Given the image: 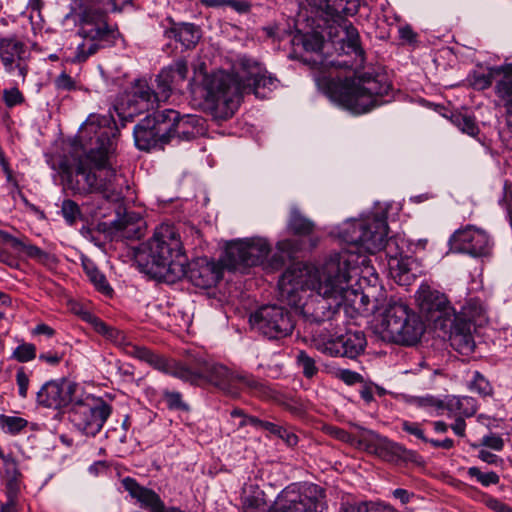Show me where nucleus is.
Returning <instances> with one entry per match:
<instances>
[{"label": "nucleus", "mask_w": 512, "mask_h": 512, "mask_svg": "<svg viewBox=\"0 0 512 512\" xmlns=\"http://www.w3.org/2000/svg\"><path fill=\"white\" fill-rule=\"evenodd\" d=\"M297 363L302 368L303 374L307 378H312L317 372L315 360L305 351L301 350L297 354Z\"/></svg>", "instance_id": "obj_53"}, {"label": "nucleus", "mask_w": 512, "mask_h": 512, "mask_svg": "<svg viewBox=\"0 0 512 512\" xmlns=\"http://www.w3.org/2000/svg\"><path fill=\"white\" fill-rule=\"evenodd\" d=\"M367 346L366 336L360 330H347L345 334L324 343L323 352L330 356H341L355 359Z\"/></svg>", "instance_id": "obj_23"}, {"label": "nucleus", "mask_w": 512, "mask_h": 512, "mask_svg": "<svg viewBox=\"0 0 512 512\" xmlns=\"http://www.w3.org/2000/svg\"><path fill=\"white\" fill-rule=\"evenodd\" d=\"M303 46L306 51L317 53V57H320L318 53L322 51L324 47L323 37L319 34H308L303 38Z\"/></svg>", "instance_id": "obj_56"}, {"label": "nucleus", "mask_w": 512, "mask_h": 512, "mask_svg": "<svg viewBox=\"0 0 512 512\" xmlns=\"http://www.w3.org/2000/svg\"><path fill=\"white\" fill-rule=\"evenodd\" d=\"M121 483L130 496L136 499L140 506L149 512H185L179 507H167L155 491L141 486L131 477H125Z\"/></svg>", "instance_id": "obj_24"}, {"label": "nucleus", "mask_w": 512, "mask_h": 512, "mask_svg": "<svg viewBox=\"0 0 512 512\" xmlns=\"http://www.w3.org/2000/svg\"><path fill=\"white\" fill-rule=\"evenodd\" d=\"M271 251L265 238L251 237L230 241L226 245L225 255L220 264H211L203 268L210 272L214 283L196 284L197 288H211L222 278L221 269L231 272L245 273L250 267L263 265Z\"/></svg>", "instance_id": "obj_8"}, {"label": "nucleus", "mask_w": 512, "mask_h": 512, "mask_svg": "<svg viewBox=\"0 0 512 512\" xmlns=\"http://www.w3.org/2000/svg\"><path fill=\"white\" fill-rule=\"evenodd\" d=\"M168 78L166 73H159L156 78L157 83V91L155 92L156 100L158 104L160 102H165L171 96L172 92L175 90L174 87L169 84L166 80Z\"/></svg>", "instance_id": "obj_51"}, {"label": "nucleus", "mask_w": 512, "mask_h": 512, "mask_svg": "<svg viewBox=\"0 0 512 512\" xmlns=\"http://www.w3.org/2000/svg\"><path fill=\"white\" fill-rule=\"evenodd\" d=\"M199 76H202L201 95L209 113L217 120L231 118L243 96V86L235 64L232 73L224 70L205 73L200 68L199 71H195L193 81L196 82Z\"/></svg>", "instance_id": "obj_6"}, {"label": "nucleus", "mask_w": 512, "mask_h": 512, "mask_svg": "<svg viewBox=\"0 0 512 512\" xmlns=\"http://www.w3.org/2000/svg\"><path fill=\"white\" fill-rule=\"evenodd\" d=\"M345 294L342 290H310L304 305V317L313 322L334 318L343 307Z\"/></svg>", "instance_id": "obj_17"}, {"label": "nucleus", "mask_w": 512, "mask_h": 512, "mask_svg": "<svg viewBox=\"0 0 512 512\" xmlns=\"http://www.w3.org/2000/svg\"><path fill=\"white\" fill-rule=\"evenodd\" d=\"M3 100L7 107H14L24 102V96L16 87L3 91Z\"/></svg>", "instance_id": "obj_58"}, {"label": "nucleus", "mask_w": 512, "mask_h": 512, "mask_svg": "<svg viewBox=\"0 0 512 512\" xmlns=\"http://www.w3.org/2000/svg\"><path fill=\"white\" fill-rule=\"evenodd\" d=\"M199 122L194 116H183L178 117L175 121L167 120V125H169V140L171 138H178L180 140H190L194 138L198 134V130L196 129V125Z\"/></svg>", "instance_id": "obj_34"}, {"label": "nucleus", "mask_w": 512, "mask_h": 512, "mask_svg": "<svg viewBox=\"0 0 512 512\" xmlns=\"http://www.w3.org/2000/svg\"><path fill=\"white\" fill-rule=\"evenodd\" d=\"M61 213L67 224L73 225L81 217V210L79 205L70 199L62 202Z\"/></svg>", "instance_id": "obj_50"}, {"label": "nucleus", "mask_w": 512, "mask_h": 512, "mask_svg": "<svg viewBox=\"0 0 512 512\" xmlns=\"http://www.w3.org/2000/svg\"><path fill=\"white\" fill-rule=\"evenodd\" d=\"M456 315L457 321L467 323L468 325L474 323L482 326L488 321L487 308L477 298L466 299L465 302L460 305V310L456 312Z\"/></svg>", "instance_id": "obj_30"}, {"label": "nucleus", "mask_w": 512, "mask_h": 512, "mask_svg": "<svg viewBox=\"0 0 512 512\" xmlns=\"http://www.w3.org/2000/svg\"><path fill=\"white\" fill-rule=\"evenodd\" d=\"M416 302L420 311L437 330H447L457 320L456 309L439 290H417Z\"/></svg>", "instance_id": "obj_15"}, {"label": "nucleus", "mask_w": 512, "mask_h": 512, "mask_svg": "<svg viewBox=\"0 0 512 512\" xmlns=\"http://www.w3.org/2000/svg\"><path fill=\"white\" fill-rule=\"evenodd\" d=\"M451 122L462 133H465L471 137H476L479 134V127L477 125L476 119L471 115L465 113H454L451 116Z\"/></svg>", "instance_id": "obj_45"}, {"label": "nucleus", "mask_w": 512, "mask_h": 512, "mask_svg": "<svg viewBox=\"0 0 512 512\" xmlns=\"http://www.w3.org/2000/svg\"><path fill=\"white\" fill-rule=\"evenodd\" d=\"M324 431L328 435H330L331 437H333L339 441H342L344 443H349V444L354 443L355 438L350 433H348L347 431H345L341 428L329 425V426L324 427Z\"/></svg>", "instance_id": "obj_60"}, {"label": "nucleus", "mask_w": 512, "mask_h": 512, "mask_svg": "<svg viewBox=\"0 0 512 512\" xmlns=\"http://www.w3.org/2000/svg\"><path fill=\"white\" fill-rule=\"evenodd\" d=\"M320 6L331 16L347 17L358 12V0H320Z\"/></svg>", "instance_id": "obj_35"}, {"label": "nucleus", "mask_w": 512, "mask_h": 512, "mask_svg": "<svg viewBox=\"0 0 512 512\" xmlns=\"http://www.w3.org/2000/svg\"><path fill=\"white\" fill-rule=\"evenodd\" d=\"M29 57L26 43L16 35L0 36V61L4 70L9 74L17 71L23 83L28 74Z\"/></svg>", "instance_id": "obj_21"}, {"label": "nucleus", "mask_w": 512, "mask_h": 512, "mask_svg": "<svg viewBox=\"0 0 512 512\" xmlns=\"http://www.w3.org/2000/svg\"><path fill=\"white\" fill-rule=\"evenodd\" d=\"M251 328L269 339L290 335L294 323L290 313L276 304L263 305L249 317Z\"/></svg>", "instance_id": "obj_14"}, {"label": "nucleus", "mask_w": 512, "mask_h": 512, "mask_svg": "<svg viewBox=\"0 0 512 512\" xmlns=\"http://www.w3.org/2000/svg\"><path fill=\"white\" fill-rule=\"evenodd\" d=\"M164 35L178 41L186 49H190L199 42L201 30L193 23L171 21V26L164 31Z\"/></svg>", "instance_id": "obj_27"}, {"label": "nucleus", "mask_w": 512, "mask_h": 512, "mask_svg": "<svg viewBox=\"0 0 512 512\" xmlns=\"http://www.w3.org/2000/svg\"><path fill=\"white\" fill-rule=\"evenodd\" d=\"M470 391L479 394L482 397L490 396L492 394V387L487 379L478 371L473 372V377L468 384Z\"/></svg>", "instance_id": "obj_49"}, {"label": "nucleus", "mask_w": 512, "mask_h": 512, "mask_svg": "<svg viewBox=\"0 0 512 512\" xmlns=\"http://www.w3.org/2000/svg\"><path fill=\"white\" fill-rule=\"evenodd\" d=\"M28 425V421L18 416L0 415V428L10 435L19 434Z\"/></svg>", "instance_id": "obj_47"}, {"label": "nucleus", "mask_w": 512, "mask_h": 512, "mask_svg": "<svg viewBox=\"0 0 512 512\" xmlns=\"http://www.w3.org/2000/svg\"><path fill=\"white\" fill-rule=\"evenodd\" d=\"M125 353L143 362L148 363L149 365H151L152 367L159 371L166 368L165 358L154 353L153 351L144 346L134 345L130 342L125 349Z\"/></svg>", "instance_id": "obj_37"}, {"label": "nucleus", "mask_w": 512, "mask_h": 512, "mask_svg": "<svg viewBox=\"0 0 512 512\" xmlns=\"http://www.w3.org/2000/svg\"><path fill=\"white\" fill-rule=\"evenodd\" d=\"M411 402L417 406L418 408H423L428 411H443L444 410V402L435 398L434 396L427 395L423 397H414Z\"/></svg>", "instance_id": "obj_54"}, {"label": "nucleus", "mask_w": 512, "mask_h": 512, "mask_svg": "<svg viewBox=\"0 0 512 512\" xmlns=\"http://www.w3.org/2000/svg\"><path fill=\"white\" fill-rule=\"evenodd\" d=\"M158 106L155 92L146 81L137 80L126 94L125 99L115 106L117 114L123 120L133 118L135 115L152 110Z\"/></svg>", "instance_id": "obj_20"}, {"label": "nucleus", "mask_w": 512, "mask_h": 512, "mask_svg": "<svg viewBox=\"0 0 512 512\" xmlns=\"http://www.w3.org/2000/svg\"><path fill=\"white\" fill-rule=\"evenodd\" d=\"M374 332L385 342L413 346L423 336L425 324L406 303L389 300L381 319L374 327Z\"/></svg>", "instance_id": "obj_7"}, {"label": "nucleus", "mask_w": 512, "mask_h": 512, "mask_svg": "<svg viewBox=\"0 0 512 512\" xmlns=\"http://www.w3.org/2000/svg\"><path fill=\"white\" fill-rule=\"evenodd\" d=\"M91 303L89 301H78L75 299L67 300V307L71 313L80 317L83 321L87 322L91 326L99 319L96 315L91 312Z\"/></svg>", "instance_id": "obj_46"}, {"label": "nucleus", "mask_w": 512, "mask_h": 512, "mask_svg": "<svg viewBox=\"0 0 512 512\" xmlns=\"http://www.w3.org/2000/svg\"><path fill=\"white\" fill-rule=\"evenodd\" d=\"M310 290H278V300L304 316L306 296Z\"/></svg>", "instance_id": "obj_38"}, {"label": "nucleus", "mask_w": 512, "mask_h": 512, "mask_svg": "<svg viewBox=\"0 0 512 512\" xmlns=\"http://www.w3.org/2000/svg\"><path fill=\"white\" fill-rule=\"evenodd\" d=\"M371 448L378 457L387 462H398L405 459L406 449L386 437L376 435Z\"/></svg>", "instance_id": "obj_31"}, {"label": "nucleus", "mask_w": 512, "mask_h": 512, "mask_svg": "<svg viewBox=\"0 0 512 512\" xmlns=\"http://www.w3.org/2000/svg\"><path fill=\"white\" fill-rule=\"evenodd\" d=\"M325 491L313 483H293L274 502V512H325Z\"/></svg>", "instance_id": "obj_10"}, {"label": "nucleus", "mask_w": 512, "mask_h": 512, "mask_svg": "<svg viewBox=\"0 0 512 512\" xmlns=\"http://www.w3.org/2000/svg\"><path fill=\"white\" fill-rule=\"evenodd\" d=\"M160 73H166L168 78L166 79L176 90L187 78L188 64L183 58L176 60L168 67L161 70Z\"/></svg>", "instance_id": "obj_40"}, {"label": "nucleus", "mask_w": 512, "mask_h": 512, "mask_svg": "<svg viewBox=\"0 0 512 512\" xmlns=\"http://www.w3.org/2000/svg\"><path fill=\"white\" fill-rule=\"evenodd\" d=\"M111 412V406L103 399L87 396L73 403L69 419L83 434L95 436L100 432Z\"/></svg>", "instance_id": "obj_11"}, {"label": "nucleus", "mask_w": 512, "mask_h": 512, "mask_svg": "<svg viewBox=\"0 0 512 512\" xmlns=\"http://www.w3.org/2000/svg\"><path fill=\"white\" fill-rule=\"evenodd\" d=\"M29 376L23 367H20L16 372V383L18 386V394L21 398H26L28 394Z\"/></svg>", "instance_id": "obj_61"}, {"label": "nucleus", "mask_w": 512, "mask_h": 512, "mask_svg": "<svg viewBox=\"0 0 512 512\" xmlns=\"http://www.w3.org/2000/svg\"><path fill=\"white\" fill-rule=\"evenodd\" d=\"M238 76L241 78L243 95L253 93L258 98H265L278 85V80L256 60L240 56L236 62Z\"/></svg>", "instance_id": "obj_16"}, {"label": "nucleus", "mask_w": 512, "mask_h": 512, "mask_svg": "<svg viewBox=\"0 0 512 512\" xmlns=\"http://www.w3.org/2000/svg\"><path fill=\"white\" fill-rule=\"evenodd\" d=\"M165 369H162L161 371L170 374L176 378H179L185 382H189L191 384L198 383L199 380L202 379L203 372H200L198 370H194L192 367H190L186 363L182 362H173L168 363L165 360Z\"/></svg>", "instance_id": "obj_36"}, {"label": "nucleus", "mask_w": 512, "mask_h": 512, "mask_svg": "<svg viewBox=\"0 0 512 512\" xmlns=\"http://www.w3.org/2000/svg\"><path fill=\"white\" fill-rule=\"evenodd\" d=\"M186 364H188L194 370H198L204 374L211 362L200 354L191 353L188 355Z\"/></svg>", "instance_id": "obj_62"}, {"label": "nucleus", "mask_w": 512, "mask_h": 512, "mask_svg": "<svg viewBox=\"0 0 512 512\" xmlns=\"http://www.w3.org/2000/svg\"><path fill=\"white\" fill-rule=\"evenodd\" d=\"M341 29L343 35L335 49L347 55L354 54L359 58V65H361L364 61V51L360 45L358 30L352 25H345Z\"/></svg>", "instance_id": "obj_32"}, {"label": "nucleus", "mask_w": 512, "mask_h": 512, "mask_svg": "<svg viewBox=\"0 0 512 512\" xmlns=\"http://www.w3.org/2000/svg\"><path fill=\"white\" fill-rule=\"evenodd\" d=\"M57 90L72 91L76 89V81L66 72L60 73L54 80Z\"/></svg>", "instance_id": "obj_59"}, {"label": "nucleus", "mask_w": 512, "mask_h": 512, "mask_svg": "<svg viewBox=\"0 0 512 512\" xmlns=\"http://www.w3.org/2000/svg\"><path fill=\"white\" fill-rule=\"evenodd\" d=\"M402 430L414 435L418 439L422 440L423 442H428V438L424 435L423 430L420 427V424L410 421H403L401 424Z\"/></svg>", "instance_id": "obj_63"}, {"label": "nucleus", "mask_w": 512, "mask_h": 512, "mask_svg": "<svg viewBox=\"0 0 512 512\" xmlns=\"http://www.w3.org/2000/svg\"><path fill=\"white\" fill-rule=\"evenodd\" d=\"M443 402L449 417H471L477 411V401L469 396H448Z\"/></svg>", "instance_id": "obj_33"}, {"label": "nucleus", "mask_w": 512, "mask_h": 512, "mask_svg": "<svg viewBox=\"0 0 512 512\" xmlns=\"http://www.w3.org/2000/svg\"><path fill=\"white\" fill-rule=\"evenodd\" d=\"M481 445L486 446L495 451H501L504 446V441L499 435L490 433L482 438Z\"/></svg>", "instance_id": "obj_64"}, {"label": "nucleus", "mask_w": 512, "mask_h": 512, "mask_svg": "<svg viewBox=\"0 0 512 512\" xmlns=\"http://www.w3.org/2000/svg\"><path fill=\"white\" fill-rule=\"evenodd\" d=\"M315 81L325 90L331 101L354 114L367 113L384 104L386 101L382 98L391 90L385 74L374 68L359 70L358 65L353 77L335 79L316 76Z\"/></svg>", "instance_id": "obj_4"}, {"label": "nucleus", "mask_w": 512, "mask_h": 512, "mask_svg": "<svg viewBox=\"0 0 512 512\" xmlns=\"http://www.w3.org/2000/svg\"><path fill=\"white\" fill-rule=\"evenodd\" d=\"M366 257L355 258L352 251L333 254L316 269L302 263L293 264L281 276L278 288H375L379 277L368 266Z\"/></svg>", "instance_id": "obj_2"}, {"label": "nucleus", "mask_w": 512, "mask_h": 512, "mask_svg": "<svg viewBox=\"0 0 512 512\" xmlns=\"http://www.w3.org/2000/svg\"><path fill=\"white\" fill-rule=\"evenodd\" d=\"M12 356L19 362H29L36 357V346L32 343H23L15 348Z\"/></svg>", "instance_id": "obj_55"}, {"label": "nucleus", "mask_w": 512, "mask_h": 512, "mask_svg": "<svg viewBox=\"0 0 512 512\" xmlns=\"http://www.w3.org/2000/svg\"><path fill=\"white\" fill-rule=\"evenodd\" d=\"M467 474L471 478H475L483 486L495 485L499 482V476L495 472L483 473L478 467H470Z\"/></svg>", "instance_id": "obj_52"}, {"label": "nucleus", "mask_w": 512, "mask_h": 512, "mask_svg": "<svg viewBox=\"0 0 512 512\" xmlns=\"http://www.w3.org/2000/svg\"><path fill=\"white\" fill-rule=\"evenodd\" d=\"M450 242L456 251L472 257L488 256L493 246L490 235L484 229L474 225H466L456 230Z\"/></svg>", "instance_id": "obj_19"}, {"label": "nucleus", "mask_w": 512, "mask_h": 512, "mask_svg": "<svg viewBox=\"0 0 512 512\" xmlns=\"http://www.w3.org/2000/svg\"><path fill=\"white\" fill-rule=\"evenodd\" d=\"M83 269L90 283L96 288H110L105 276L99 271L92 261L83 260Z\"/></svg>", "instance_id": "obj_48"}, {"label": "nucleus", "mask_w": 512, "mask_h": 512, "mask_svg": "<svg viewBox=\"0 0 512 512\" xmlns=\"http://www.w3.org/2000/svg\"><path fill=\"white\" fill-rule=\"evenodd\" d=\"M263 430L280 438L288 447H294L298 444L299 438L290 426H282L268 422L263 424Z\"/></svg>", "instance_id": "obj_43"}, {"label": "nucleus", "mask_w": 512, "mask_h": 512, "mask_svg": "<svg viewBox=\"0 0 512 512\" xmlns=\"http://www.w3.org/2000/svg\"><path fill=\"white\" fill-rule=\"evenodd\" d=\"M78 35L82 42L76 47L73 62H84L98 50L114 43L118 32L107 22L101 9L85 7L78 14Z\"/></svg>", "instance_id": "obj_9"}, {"label": "nucleus", "mask_w": 512, "mask_h": 512, "mask_svg": "<svg viewBox=\"0 0 512 512\" xmlns=\"http://www.w3.org/2000/svg\"><path fill=\"white\" fill-rule=\"evenodd\" d=\"M342 293L345 294L343 307L346 313L352 309L359 315L369 316L385 308L387 303L383 293H378L377 296L366 294L364 290H342Z\"/></svg>", "instance_id": "obj_25"}, {"label": "nucleus", "mask_w": 512, "mask_h": 512, "mask_svg": "<svg viewBox=\"0 0 512 512\" xmlns=\"http://www.w3.org/2000/svg\"><path fill=\"white\" fill-rule=\"evenodd\" d=\"M337 236L348 245L342 251H352L355 258L362 259L364 253L375 254L382 249L386 250L389 260L390 275L399 286H410L416 280L412 272L414 260L398 258L401 253L394 252L397 247L395 239L387 238L388 225L382 216H367L360 219L344 221L337 229Z\"/></svg>", "instance_id": "obj_3"}, {"label": "nucleus", "mask_w": 512, "mask_h": 512, "mask_svg": "<svg viewBox=\"0 0 512 512\" xmlns=\"http://www.w3.org/2000/svg\"><path fill=\"white\" fill-rule=\"evenodd\" d=\"M241 505L243 512H274V504L269 506L264 491L253 484L243 487Z\"/></svg>", "instance_id": "obj_29"}, {"label": "nucleus", "mask_w": 512, "mask_h": 512, "mask_svg": "<svg viewBox=\"0 0 512 512\" xmlns=\"http://www.w3.org/2000/svg\"><path fill=\"white\" fill-rule=\"evenodd\" d=\"M297 250L298 246L296 242L289 239L279 241L277 243V252L272 256L268 267L272 270L280 268L285 263L286 259L291 258Z\"/></svg>", "instance_id": "obj_41"}, {"label": "nucleus", "mask_w": 512, "mask_h": 512, "mask_svg": "<svg viewBox=\"0 0 512 512\" xmlns=\"http://www.w3.org/2000/svg\"><path fill=\"white\" fill-rule=\"evenodd\" d=\"M107 122L105 117L90 115L77 136L85 154L62 158L58 169L65 187L73 194L97 192L108 201L118 202L128 195L130 187L126 177L112 166L115 145Z\"/></svg>", "instance_id": "obj_1"}, {"label": "nucleus", "mask_w": 512, "mask_h": 512, "mask_svg": "<svg viewBox=\"0 0 512 512\" xmlns=\"http://www.w3.org/2000/svg\"><path fill=\"white\" fill-rule=\"evenodd\" d=\"M141 270L151 278L174 284L186 274L187 258L177 229L167 223L156 227L153 236L135 252Z\"/></svg>", "instance_id": "obj_5"}, {"label": "nucleus", "mask_w": 512, "mask_h": 512, "mask_svg": "<svg viewBox=\"0 0 512 512\" xmlns=\"http://www.w3.org/2000/svg\"><path fill=\"white\" fill-rule=\"evenodd\" d=\"M202 379L232 398L240 396L242 386L259 394H264L266 390L265 385L256 378L232 371L225 365L216 362H211Z\"/></svg>", "instance_id": "obj_13"}, {"label": "nucleus", "mask_w": 512, "mask_h": 512, "mask_svg": "<svg viewBox=\"0 0 512 512\" xmlns=\"http://www.w3.org/2000/svg\"><path fill=\"white\" fill-rule=\"evenodd\" d=\"M164 399L170 409L188 410V405L182 400V395L177 391H165Z\"/></svg>", "instance_id": "obj_57"}, {"label": "nucleus", "mask_w": 512, "mask_h": 512, "mask_svg": "<svg viewBox=\"0 0 512 512\" xmlns=\"http://www.w3.org/2000/svg\"><path fill=\"white\" fill-rule=\"evenodd\" d=\"M288 227L294 234L308 235L314 230V223L294 208L291 210Z\"/></svg>", "instance_id": "obj_44"}, {"label": "nucleus", "mask_w": 512, "mask_h": 512, "mask_svg": "<svg viewBox=\"0 0 512 512\" xmlns=\"http://www.w3.org/2000/svg\"><path fill=\"white\" fill-rule=\"evenodd\" d=\"M16 253L20 256H25L26 258L35 260L41 264H49L54 260L50 253L31 244L27 241L26 237L22 239Z\"/></svg>", "instance_id": "obj_42"}, {"label": "nucleus", "mask_w": 512, "mask_h": 512, "mask_svg": "<svg viewBox=\"0 0 512 512\" xmlns=\"http://www.w3.org/2000/svg\"><path fill=\"white\" fill-rule=\"evenodd\" d=\"M496 80V94L502 101L508 117H512V63L491 67L487 74H474L471 85L477 90L487 89Z\"/></svg>", "instance_id": "obj_18"}, {"label": "nucleus", "mask_w": 512, "mask_h": 512, "mask_svg": "<svg viewBox=\"0 0 512 512\" xmlns=\"http://www.w3.org/2000/svg\"><path fill=\"white\" fill-rule=\"evenodd\" d=\"M143 219L135 212H126L112 221L111 228L119 237L132 239L142 235Z\"/></svg>", "instance_id": "obj_28"}, {"label": "nucleus", "mask_w": 512, "mask_h": 512, "mask_svg": "<svg viewBox=\"0 0 512 512\" xmlns=\"http://www.w3.org/2000/svg\"><path fill=\"white\" fill-rule=\"evenodd\" d=\"M444 335H449L451 346L459 353L468 355L474 351L475 341L471 333L470 325L459 321H453L452 327L441 330Z\"/></svg>", "instance_id": "obj_26"}, {"label": "nucleus", "mask_w": 512, "mask_h": 512, "mask_svg": "<svg viewBox=\"0 0 512 512\" xmlns=\"http://www.w3.org/2000/svg\"><path fill=\"white\" fill-rule=\"evenodd\" d=\"M78 385L67 379L46 382L37 392V403L46 408L59 409L76 401Z\"/></svg>", "instance_id": "obj_22"}, {"label": "nucleus", "mask_w": 512, "mask_h": 512, "mask_svg": "<svg viewBox=\"0 0 512 512\" xmlns=\"http://www.w3.org/2000/svg\"><path fill=\"white\" fill-rule=\"evenodd\" d=\"M92 328L94 329L95 332H97L107 340L111 341L116 346L122 348L124 351L130 343V341L122 331L107 325L100 318L95 322Z\"/></svg>", "instance_id": "obj_39"}, {"label": "nucleus", "mask_w": 512, "mask_h": 512, "mask_svg": "<svg viewBox=\"0 0 512 512\" xmlns=\"http://www.w3.org/2000/svg\"><path fill=\"white\" fill-rule=\"evenodd\" d=\"M178 112L173 109L156 111L147 115L140 123L134 127V140L140 150L149 151L151 149L162 147L169 142V125L167 120L175 121Z\"/></svg>", "instance_id": "obj_12"}]
</instances>
